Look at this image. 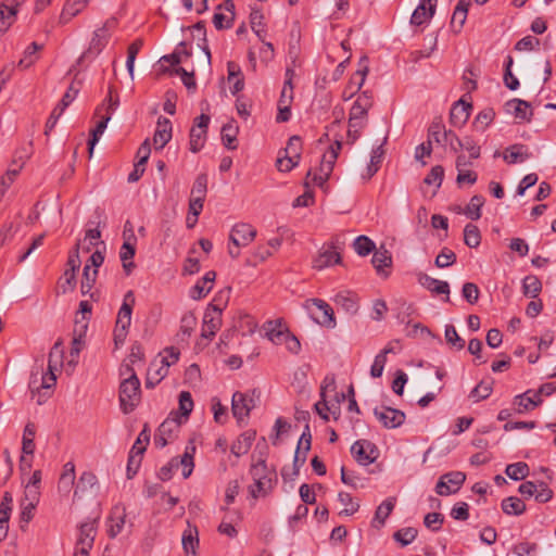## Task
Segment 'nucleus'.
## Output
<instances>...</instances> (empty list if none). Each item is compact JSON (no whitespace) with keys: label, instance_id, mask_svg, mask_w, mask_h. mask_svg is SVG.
Segmentation results:
<instances>
[{"label":"nucleus","instance_id":"1","mask_svg":"<svg viewBox=\"0 0 556 556\" xmlns=\"http://www.w3.org/2000/svg\"><path fill=\"white\" fill-rule=\"evenodd\" d=\"M130 374L119 386V404L124 414L131 413L140 402V380L131 367H127Z\"/></svg>","mask_w":556,"mask_h":556},{"label":"nucleus","instance_id":"2","mask_svg":"<svg viewBox=\"0 0 556 556\" xmlns=\"http://www.w3.org/2000/svg\"><path fill=\"white\" fill-rule=\"evenodd\" d=\"M56 352L61 354V342H55L49 353L48 371L42 375L40 386L36 387L35 384L37 381L33 379L29 382V388L33 395H35V392L39 394V397L37 399V403L39 405L46 402V400L50 396V394H47V391L52 389L56 383L55 371L58 370L59 362L52 364V357Z\"/></svg>","mask_w":556,"mask_h":556},{"label":"nucleus","instance_id":"3","mask_svg":"<svg viewBox=\"0 0 556 556\" xmlns=\"http://www.w3.org/2000/svg\"><path fill=\"white\" fill-rule=\"evenodd\" d=\"M210 116L201 114L194 119V125L190 129V151L193 153L199 152L206 141V132L210 124Z\"/></svg>","mask_w":556,"mask_h":556},{"label":"nucleus","instance_id":"4","mask_svg":"<svg viewBox=\"0 0 556 556\" xmlns=\"http://www.w3.org/2000/svg\"><path fill=\"white\" fill-rule=\"evenodd\" d=\"M466 480V476L462 471H452L443 475L437 485L435 492L441 496H447L456 493Z\"/></svg>","mask_w":556,"mask_h":556},{"label":"nucleus","instance_id":"5","mask_svg":"<svg viewBox=\"0 0 556 556\" xmlns=\"http://www.w3.org/2000/svg\"><path fill=\"white\" fill-rule=\"evenodd\" d=\"M376 452V445L368 440H357L351 446L353 457L362 466L372 464L377 458Z\"/></svg>","mask_w":556,"mask_h":556},{"label":"nucleus","instance_id":"6","mask_svg":"<svg viewBox=\"0 0 556 556\" xmlns=\"http://www.w3.org/2000/svg\"><path fill=\"white\" fill-rule=\"evenodd\" d=\"M222 326V309L215 305H210L203 316L201 336L211 340Z\"/></svg>","mask_w":556,"mask_h":556},{"label":"nucleus","instance_id":"7","mask_svg":"<svg viewBox=\"0 0 556 556\" xmlns=\"http://www.w3.org/2000/svg\"><path fill=\"white\" fill-rule=\"evenodd\" d=\"M256 237V229L247 223L236 224L229 235V241L236 248L248 247Z\"/></svg>","mask_w":556,"mask_h":556},{"label":"nucleus","instance_id":"8","mask_svg":"<svg viewBox=\"0 0 556 556\" xmlns=\"http://www.w3.org/2000/svg\"><path fill=\"white\" fill-rule=\"evenodd\" d=\"M124 243L119 250V257L122 261L123 268L125 273L128 275L135 267L132 258L136 253V242L137 238L131 229H129V233L123 231Z\"/></svg>","mask_w":556,"mask_h":556},{"label":"nucleus","instance_id":"9","mask_svg":"<svg viewBox=\"0 0 556 556\" xmlns=\"http://www.w3.org/2000/svg\"><path fill=\"white\" fill-rule=\"evenodd\" d=\"M371 105V92L364 91L358 94L350 111L351 126H361V122H363Z\"/></svg>","mask_w":556,"mask_h":556},{"label":"nucleus","instance_id":"10","mask_svg":"<svg viewBox=\"0 0 556 556\" xmlns=\"http://www.w3.org/2000/svg\"><path fill=\"white\" fill-rule=\"evenodd\" d=\"M374 415L382 424L383 427L394 429L402 426L405 421L404 412L389 406H382L381 408L376 407Z\"/></svg>","mask_w":556,"mask_h":556},{"label":"nucleus","instance_id":"11","mask_svg":"<svg viewBox=\"0 0 556 556\" xmlns=\"http://www.w3.org/2000/svg\"><path fill=\"white\" fill-rule=\"evenodd\" d=\"M110 33H109V22H106L102 27L96 29L93 31L92 39L89 43V48L81 55L80 59L87 56H97L100 52L105 48L109 42Z\"/></svg>","mask_w":556,"mask_h":556},{"label":"nucleus","instance_id":"12","mask_svg":"<svg viewBox=\"0 0 556 556\" xmlns=\"http://www.w3.org/2000/svg\"><path fill=\"white\" fill-rule=\"evenodd\" d=\"M438 0H420L410 16V24L420 26L428 23L434 15Z\"/></svg>","mask_w":556,"mask_h":556},{"label":"nucleus","instance_id":"13","mask_svg":"<svg viewBox=\"0 0 556 556\" xmlns=\"http://www.w3.org/2000/svg\"><path fill=\"white\" fill-rule=\"evenodd\" d=\"M126 509L122 505H115L106 519L108 534L111 539L116 538L124 529Z\"/></svg>","mask_w":556,"mask_h":556},{"label":"nucleus","instance_id":"14","mask_svg":"<svg viewBox=\"0 0 556 556\" xmlns=\"http://www.w3.org/2000/svg\"><path fill=\"white\" fill-rule=\"evenodd\" d=\"M253 407V400L248 399L244 393L238 391L232 394L231 410L238 421H242L248 417Z\"/></svg>","mask_w":556,"mask_h":556},{"label":"nucleus","instance_id":"15","mask_svg":"<svg viewBox=\"0 0 556 556\" xmlns=\"http://www.w3.org/2000/svg\"><path fill=\"white\" fill-rule=\"evenodd\" d=\"M136 303L135 293L132 290L127 291L124 294L123 303L118 309L117 318H116V325L118 327H130L131 324V315H132V308Z\"/></svg>","mask_w":556,"mask_h":556},{"label":"nucleus","instance_id":"16","mask_svg":"<svg viewBox=\"0 0 556 556\" xmlns=\"http://www.w3.org/2000/svg\"><path fill=\"white\" fill-rule=\"evenodd\" d=\"M172 122L168 118L159 117L153 136V143L156 150H162L172 139Z\"/></svg>","mask_w":556,"mask_h":556},{"label":"nucleus","instance_id":"17","mask_svg":"<svg viewBox=\"0 0 556 556\" xmlns=\"http://www.w3.org/2000/svg\"><path fill=\"white\" fill-rule=\"evenodd\" d=\"M532 156L529 148L522 143L511 144L503 153V159L507 164L523 163Z\"/></svg>","mask_w":556,"mask_h":556},{"label":"nucleus","instance_id":"18","mask_svg":"<svg viewBox=\"0 0 556 556\" xmlns=\"http://www.w3.org/2000/svg\"><path fill=\"white\" fill-rule=\"evenodd\" d=\"M417 280L427 290L435 294H446L445 301H450V285L446 281L438 280L425 273L417 274Z\"/></svg>","mask_w":556,"mask_h":556},{"label":"nucleus","instance_id":"19","mask_svg":"<svg viewBox=\"0 0 556 556\" xmlns=\"http://www.w3.org/2000/svg\"><path fill=\"white\" fill-rule=\"evenodd\" d=\"M471 109L472 106L470 103H467L464 100H458L451 109L450 123L454 127H463L470 116Z\"/></svg>","mask_w":556,"mask_h":556},{"label":"nucleus","instance_id":"20","mask_svg":"<svg viewBox=\"0 0 556 556\" xmlns=\"http://www.w3.org/2000/svg\"><path fill=\"white\" fill-rule=\"evenodd\" d=\"M456 136L452 130H446L442 121H433L428 129V137L440 146H448L451 139Z\"/></svg>","mask_w":556,"mask_h":556},{"label":"nucleus","instance_id":"21","mask_svg":"<svg viewBox=\"0 0 556 556\" xmlns=\"http://www.w3.org/2000/svg\"><path fill=\"white\" fill-rule=\"evenodd\" d=\"M451 151L457 153L460 149H465L469 152V159L476 160L480 157L481 149L471 137H465L464 139L454 136L450 141Z\"/></svg>","mask_w":556,"mask_h":556},{"label":"nucleus","instance_id":"22","mask_svg":"<svg viewBox=\"0 0 556 556\" xmlns=\"http://www.w3.org/2000/svg\"><path fill=\"white\" fill-rule=\"evenodd\" d=\"M181 543L186 556H197L199 547V531L197 527L188 523V527L182 532Z\"/></svg>","mask_w":556,"mask_h":556},{"label":"nucleus","instance_id":"23","mask_svg":"<svg viewBox=\"0 0 556 556\" xmlns=\"http://www.w3.org/2000/svg\"><path fill=\"white\" fill-rule=\"evenodd\" d=\"M215 271H207L189 291V295L193 300H200L208 294L213 288L215 280Z\"/></svg>","mask_w":556,"mask_h":556},{"label":"nucleus","instance_id":"24","mask_svg":"<svg viewBox=\"0 0 556 556\" xmlns=\"http://www.w3.org/2000/svg\"><path fill=\"white\" fill-rule=\"evenodd\" d=\"M309 303L314 305L320 313L321 317L317 321L327 328L336 327L334 313L332 307L321 299H311Z\"/></svg>","mask_w":556,"mask_h":556},{"label":"nucleus","instance_id":"25","mask_svg":"<svg viewBox=\"0 0 556 556\" xmlns=\"http://www.w3.org/2000/svg\"><path fill=\"white\" fill-rule=\"evenodd\" d=\"M97 522L98 519L94 518L80 525L77 545L92 547L97 533Z\"/></svg>","mask_w":556,"mask_h":556},{"label":"nucleus","instance_id":"26","mask_svg":"<svg viewBox=\"0 0 556 556\" xmlns=\"http://www.w3.org/2000/svg\"><path fill=\"white\" fill-rule=\"evenodd\" d=\"M371 263L377 270V274L383 277H388L389 273L386 271V268L392 265V256L391 253L386 249L375 250Z\"/></svg>","mask_w":556,"mask_h":556},{"label":"nucleus","instance_id":"27","mask_svg":"<svg viewBox=\"0 0 556 556\" xmlns=\"http://www.w3.org/2000/svg\"><path fill=\"white\" fill-rule=\"evenodd\" d=\"M504 108L507 113L522 121H529V115L532 114L529 111L530 104L521 99H511L505 103Z\"/></svg>","mask_w":556,"mask_h":556},{"label":"nucleus","instance_id":"28","mask_svg":"<svg viewBox=\"0 0 556 556\" xmlns=\"http://www.w3.org/2000/svg\"><path fill=\"white\" fill-rule=\"evenodd\" d=\"M97 482L98 479L93 472H83L74 490V498L83 497L88 491L92 490L97 485Z\"/></svg>","mask_w":556,"mask_h":556},{"label":"nucleus","instance_id":"29","mask_svg":"<svg viewBox=\"0 0 556 556\" xmlns=\"http://www.w3.org/2000/svg\"><path fill=\"white\" fill-rule=\"evenodd\" d=\"M307 453H308V451H305V448L296 446V450L294 453V458H293V466H292L291 471H289V469H287V468H283L281 470V476L285 480H288V479L293 480L294 477H296L299 475L301 467L306 462Z\"/></svg>","mask_w":556,"mask_h":556},{"label":"nucleus","instance_id":"30","mask_svg":"<svg viewBox=\"0 0 556 556\" xmlns=\"http://www.w3.org/2000/svg\"><path fill=\"white\" fill-rule=\"evenodd\" d=\"M341 262L340 253L333 248H328L319 253L314 261V268L323 269L325 267L339 264Z\"/></svg>","mask_w":556,"mask_h":556},{"label":"nucleus","instance_id":"31","mask_svg":"<svg viewBox=\"0 0 556 556\" xmlns=\"http://www.w3.org/2000/svg\"><path fill=\"white\" fill-rule=\"evenodd\" d=\"M395 497H388L384 500L376 509L375 517L372 519V526L376 528L382 527L392 513L395 506Z\"/></svg>","mask_w":556,"mask_h":556},{"label":"nucleus","instance_id":"32","mask_svg":"<svg viewBox=\"0 0 556 556\" xmlns=\"http://www.w3.org/2000/svg\"><path fill=\"white\" fill-rule=\"evenodd\" d=\"M253 484L249 486V492L253 498H258L271 491L275 479L273 477H264L262 479H253Z\"/></svg>","mask_w":556,"mask_h":556},{"label":"nucleus","instance_id":"33","mask_svg":"<svg viewBox=\"0 0 556 556\" xmlns=\"http://www.w3.org/2000/svg\"><path fill=\"white\" fill-rule=\"evenodd\" d=\"M255 439L254 432H244L238 437V439L231 444V453L237 457L244 455L249 452L252 442Z\"/></svg>","mask_w":556,"mask_h":556},{"label":"nucleus","instance_id":"34","mask_svg":"<svg viewBox=\"0 0 556 556\" xmlns=\"http://www.w3.org/2000/svg\"><path fill=\"white\" fill-rule=\"evenodd\" d=\"M192 409H193V401H192L190 392L182 391L179 394V413L172 412L170 414L174 417L180 419L181 422H185L188 419Z\"/></svg>","mask_w":556,"mask_h":556},{"label":"nucleus","instance_id":"35","mask_svg":"<svg viewBox=\"0 0 556 556\" xmlns=\"http://www.w3.org/2000/svg\"><path fill=\"white\" fill-rule=\"evenodd\" d=\"M167 374L165 366H159L157 361L152 362L148 369L146 387L154 388Z\"/></svg>","mask_w":556,"mask_h":556},{"label":"nucleus","instance_id":"36","mask_svg":"<svg viewBox=\"0 0 556 556\" xmlns=\"http://www.w3.org/2000/svg\"><path fill=\"white\" fill-rule=\"evenodd\" d=\"M501 506L503 511L510 516H520L526 511V504L517 496L504 498Z\"/></svg>","mask_w":556,"mask_h":556},{"label":"nucleus","instance_id":"37","mask_svg":"<svg viewBox=\"0 0 556 556\" xmlns=\"http://www.w3.org/2000/svg\"><path fill=\"white\" fill-rule=\"evenodd\" d=\"M266 337L274 342L275 344H281V338H283L285 332L288 331L287 328L282 327V324L279 319L269 320L265 324Z\"/></svg>","mask_w":556,"mask_h":556},{"label":"nucleus","instance_id":"38","mask_svg":"<svg viewBox=\"0 0 556 556\" xmlns=\"http://www.w3.org/2000/svg\"><path fill=\"white\" fill-rule=\"evenodd\" d=\"M89 0H67L61 14V22L67 23L76 16L88 3Z\"/></svg>","mask_w":556,"mask_h":556},{"label":"nucleus","instance_id":"39","mask_svg":"<svg viewBox=\"0 0 556 556\" xmlns=\"http://www.w3.org/2000/svg\"><path fill=\"white\" fill-rule=\"evenodd\" d=\"M334 303L348 314H356L358 311V302L356 298L350 293H338L334 296Z\"/></svg>","mask_w":556,"mask_h":556},{"label":"nucleus","instance_id":"40","mask_svg":"<svg viewBox=\"0 0 556 556\" xmlns=\"http://www.w3.org/2000/svg\"><path fill=\"white\" fill-rule=\"evenodd\" d=\"M36 435V426L33 422H27L22 439V451L26 455H33L35 452L34 438Z\"/></svg>","mask_w":556,"mask_h":556},{"label":"nucleus","instance_id":"41","mask_svg":"<svg viewBox=\"0 0 556 556\" xmlns=\"http://www.w3.org/2000/svg\"><path fill=\"white\" fill-rule=\"evenodd\" d=\"M42 49V45L31 42L24 51L22 59L18 62L21 68L30 67L39 58L38 52Z\"/></svg>","mask_w":556,"mask_h":556},{"label":"nucleus","instance_id":"42","mask_svg":"<svg viewBox=\"0 0 556 556\" xmlns=\"http://www.w3.org/2000/svg\"><path fill=\"white\" fill-rule=\"evenodd\" d=\"M367 61L368 60L366 56L361 59L359 68L355 72L350 80V88L353 89L352 93L358 91L365 83L368 73Z\"/></svg>","mask_w":556,"mask_h":556},{"label":"nucleus","instance_id":"43","mask_svg":"<svg viewBox=\"0 0 556 556\" xmlns=\"http://www.w3.org/2000/svg\"><path fill=\"white\" fill-rule=\"evenodd\" d=\"M542 290L541 280L534 275H528L522 280V292L526 296L536 298Z\"/></svg>","mask_w":556,"mask_h":556},{"label":"nucleus","instance_id":"44","mask_svg":"<svg viewBox=\"0 0 556 556\" xmlns=\"http://www.w3.org/2000/svg\"><path fill=\"white\" fill-rule=\"evenodd\" d=\"M193 36L198 37L199 43L198 46L204 51L207 62H211V51L208 49L207 39H206V28L205 23L203 21H199L197 24L192 26Z\"/></svg>","mask_w":556,"mask_h":556},{"label":"nucleus","instance_id":"45","mask_svg":"<svg viewBox=\"0 0 556 556\" xmlns=\"http://www.w3.org/2000/svg\"><path fill=\"white\" fill-rule=\"evenodd\" d=\"M98 276V269H90V265L86 264L83 270V279L80 285V290L84 295L90 294L92 298L91 289L96 282Z\"/></svg>","mask_w":556,"mask_h":556},{"label":"nucleus","instance_id":"46","mask_svg":"<svg viewBox=\"0 0 556 556\" xmlns=\"http://www.w3.org/2000/svg\"><path fill=\"white\" fill-rule=\"evenodd\" d=\"M237 135H238V127L232 124H226L222 127V140L223 144L228 150H235L237 149Z\"/></svg>","mask_w":556,"mask_h":556},{"label":"nucleus","instance_id":"47","mask_svg":"<svg viewBox=\"0 0 556 556\" xmlns=\"http://www.w3.org/2000/svg\"><path fill=\"white\" fill-rule=\"evenodd\" d=\"M464 242L467 247L475 249L480 245L481 235L479 228L473 224H467L464 228Z\"/></svg>","mask_w":556,"mask_h":556},{"label":"nucleus","instance_id":"48","mask_svg":"<svg viewBox=\"0 0 556 556\" xmlns=\"http://www.w3.org/2000/svg\"><path fill=\"white\" fill-rule=\"evenodd\" d=\"M386 141H387V138H384L383 142L380 146L376 147L371 151L370 162L367 167L369 177L374 176L379 169V166H380L383 155H384L383 144L386 143Z\"/></svg>","mask_w":556,"mask_h":556},{"label":"nucleus","instance_id":"49","mask_svg":"<svg viewBox=\"0 0 556 556\" xmlns=\"http://www.w3.org/2000/svg\"><path fill=\"white\" fill-rule=\"evenodd\" d=\"M505 473L511 480H522L529 475V466L523 462L509 464L506 466Z\"/></svg>","mask_w":556,"mask_h":556},{"label":"nucleus","instance_id":"50","mask_svg":"<svg viewBox=\"0 0 556 556\" xmlns=\"http://www.w3.org/2000/svg\"><path fill=\"white\" fill-rule=\"evenodd\" d=\"M205 199L201 198H190L189 201V212L187 216V226L189 228L193 227L198 222V217L203 210V203Z\"/></svg>","mask_w":556,"mask_h":556},{"label":"nucleus","instance_id":"51","mask_svg":"<svg viewBox=\"0 0 556 556\" xmlns=\"http://www.w3.org/2000/svg\"><path fill=\"white\" fill-rule=\"evenodd\" d=\"M484 204V198L480 194L473 195L465 208V214L472 220L481 217V207Z\"/></svg>","mask_w":556,"mask_h":556},{"label":"nucleus","instance_id":"52","mask_svg":"<svg viewBox=\"0 0 556 556\" xmlns=\"http://www.w3.org/2000/svg\"><path fill=\"white\" fill-rule=\"evenodd\" d=\"M181 420L174 417L172 414L160 425L157 432L161 435H166L169 439L176 433L181 425Z\"/></svg>","mask_w":556,"mask_h":556},{"label":"nucleus","instance_id":"53","mask_svg":"<svg viewBox=\"0 0 556 556\" xmlns=\"http://www.w3.org/2000/svg\"><path fill=\"white\" fill-rule=\"evenodd\" d=\"M263 13L260 10H254L250 14L251 28L260 40L264 41L266 30L263 24Z\"/></svg>","mask_w":556,"mask_h":556},{"label":"nucleus","instance_id":"54","mask_svg":"<svg viewBox=\"0 0 556 556\" xmlns=\"http://www.w3.org/2000/svg\"><path fill=\"white\" fill-rule=\"evenodd\" d=\"M111 119V114H108L106 116L102 117L97 126L94 127V129H92L91 131V138L89 139L88 141V149H89V153L90 155L92 154L93 152V148L94 146L97 144V142L99 141L100 137L102 136V134L104 132L105 128H106V125L109 123V121Z\"/></svg>","mask_w":556,"mask_h":556},{"label":"nucleus","instance_id":"55","mask_svg":"<svg viewBox=\"0 0 556 556\" xmlns=\"http://www.w3.org/2000/svg\"><path fill=\"white\" fill-rule=\"evenodd\" d=\"M75 481V465L68 462L64 465L63 473L59 481L60 490L68 491Z\"/></svg>","mask_w":556,"mask_h":556},{"label":"nucleus","instance_id":"56","mask_svg":"<svg viewBox=\"0 0 556 556\" xmlns=\"http://www.w3.org/2000/svg\"><path fill=\"white\" fill-rule=\"evenodd\" d=\"M338 500L342 505L345 506V508L340 511L341 516H352L359 508V504L353 500L350 493L340 492L338 495Z\"/></svg>","mask_w":556,"mask_h":556},{"label":"nucleus","instance_id":"57","mask_svg":"<svg viewBox=\"0 0 556 556\" xmlns=\"http://www.w3.org/2000/svg\"><path fill=\"white\" fill-rule=\"evenodd\" d=\"M353 248L359 256H366L376 249V245L368 237L358 236L353 242Z\"/></svg>","mask_w":556,"mask_h":556},{"label":"nucleus","instance_id":"58","mask_svg":"<svg viewBox=\"0 0 556 556\" xmlns=\"http://www.w3.org/2000/svg\"><path fill=\"white\" fill-rule=\"evenodd\" d=\"M494 117V110L486 108L478 113L473 121V125L478 130L483 131L493 122Z\"/></svg>","mask_w":556,"mask_h":556},{"label":"nucleus","instance_id":"59","mask_svg":"<svg viewBox=\"0 0 556 556\" xmlns=\"http://www.w3.org/2000/svg\"><path fill=\"white\" fill-rule=\"evenodd\" d=\"M180 352L174 348H166L164 349L163 353L161 354V359L157 362L159 366H165L166 371L168 372L169 366L174 365L179 359Z\"/></svg>","mask_w":556,"mask_h":556},{"label":"nucleus","instance_id":"60","mask_svg":"<svg viewBox=\"0 0 556 556\" xmlns=\"http://www.w3.org/2000/svg\"><path fill=\"white\" fill-rule=\"evenodd\" d=\"M513 405L515 412L518 414H523L535 408V403L530 397H527L525 393L516 395Z\"/></svg>","mask_w":556,"mask_h":556},{"label":"nucleus","instance_id":"61","mask_svg":"<svg viewBox=\"0 0 556 556\" xmlns=\"http://www.w3.org/2000/svg\"><path fill=\"white\" fill-rule=\"evenodd\" d=\"M207 191V175L199 174L191 189V198L205 199Z\"/></svg>","mask_w":556,"mask_h":556},{"label":"nucleus","instance_id":"62","mask_svg":"<svg viewBox=\"0 0 556 556\" xmlns=\"http://www.w3.org/2000/svg\"><path fill=\"white\" fill-rule=\"evenodd\" d=\"M417 529L413 527L402 528L397 530L393 538L396 542L401 543L403 546L410 544L417 536Z\"/></svg>","mask_w":556,"mask_h":556},{"label":"nucleus","instance_id":"63","mask_svg":"<svg viewBox=\"0 0 556 556\" xmlns=\"http://www.w3.org/2000/svg\"><path fill=\"white\" fill-rule=\"evenodd\" d=\"M302 150V142L299 136L289 138L287 147L283 152L286 155L293 157V161H300Z\"/></svg>","mask_w":556,"mask_h":556},{"label":"nucleus","instance_id":"64","mask_svg":"<svg viewBox=\"0 0 556 556\" xmlns=\"http://www.w3.org/2000/svg\"><path fill=\"white\" fill-rule=\"evenodd\" d=\"M456 262V254L448 248H443L435 257L434 264L439 268H445Z\"/></svg>","mask_w":556,"mask_h":556}]
</instances>
